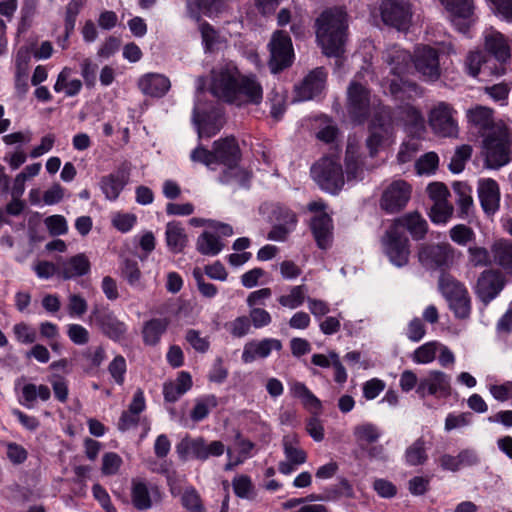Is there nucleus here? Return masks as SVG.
I'll return each instance as SVG.
<instances>
[{
    "instance_id": "obj_1",
    "label": "nucleus",
    "mask_w": 512,
    "mask_h": 512,
    "mask_svg": "<svg viewBox=\"0 0 512 512\" xmlns=\"http://www.w3.org/2000/svg\"><path fill=\"white\" fill-rule=\"evenodd\" d=\"M210 91L219 100L237 107L259 105L263 99V88L257 77L242 74L232 63L211 71Z\"/></svg>"
},
{
    "instance_id": "obj_2",
    "label": "nucleus",
    "mask_w": 512,
    "mask_h": 512,
    "mask_svg": "<svg viewBox=\"0 0 512 512\" xmlns=\"http://www.w3.org/2000/svg\"><path fill=\"white\" fill-rule=\"evenodd\" d=\"M382 86L396 99L415 98L423 95L422 88L407 76L412 68V55L399 45H391L382 52Z\"/></svg>"
},
{
    "instance_id": "obj_3",
    "label": "nucleus",
    "mask_w": 512,
    "mask_h": 512,
    "mask_svg": "<svg viewBox=\"0 0 512 512\" xmlns=\"http://www.w3.org/2000/svg\"><path fill=\"white\" fill-rule=\"evenodd\" d=\"M316 41L327 57H340L345 52L348 14L342 7L327 8L315 20Z\"/></svg>"
},
{
    "instance_id": "obj_4",
    "label": "nucleus",
    "mask_w": 512,
    "mask_h": 512,
    "mask_svg": "<svg viewBox=\"0 0 512 512\" xmlns=\"http://www.w3.org/2000/svg\"><path fill=\"white\" fill-rule=\"evenodd\" d=\"M482 138L481 154L487 168L499 169L509 163L512 133L506 125L495 127L492 132Z\"/></svg>"
},
{
    "instance_id": "obj_5",
    "label": "nucleus",
    "mask_w": 512,
    "mask_h": 512,
    "mask_svg": "<svg viewBox=\"0 0 512 512\" xmlns=\"http://www.w3.org/2000/svg\"><path fill=\"white\" fill-rule=\"evenodd\" d=\"M191 159L194 162L203 163L207 167L216 163L228 166L238 164L241 159V151L236 139L230 136L214 141L211 151L201 146L197 147L192 151Z\"/></svg>"
},
{
    "instance_id": "obj_6",
    "label": "nucleus",
    "mask_w": 512,
    "mask_h": 512,
    "mask_svg": "<svg viewBox=\"0 0 512 512\" xmlns=\"http://www.w3.org/2000/svg\"><path fill=\"white\" fill-rule=\"evenodd\" d=\"M311 175L318 186L330 194H337L345 184L343 168L337 156L320 158L311 167Z\"/></svg>"
},
{
    "instance_id": "obj_7",
    "label": "nucleus",
    "mask_w": 512,
    "mask_h": 512,
    "mask_svg": "<svg viewBox=\"0 0 512 512\" xmlns=\"http://www.w3.org/2000/svg\"><path fill=\"white\" fill-rule=\"evenodd\" d=\"M176 452L181 460L196 459L205 461L209 457H218L225 452L223 442L215 440L207 443L203 437L183 438L176 446Z\"/></svg>"
},
{
    "instance_id": "obj_8",
    "label": "nucleus",
    "mask_w": 512,
    "mask_h": 512,
    "mask_svg": "<svg viewBox=\"0 0 512 512\" xmlns=\"http://www.w3.org/2000/svg\"><path fill=\"white\" fill-rule=\"evenodd\" d=\"M456 110L447 102H438L428 114L432 131L441 137L456 138L459 133Z\"/></svg>"
},
{
    "instance_id": "obj_9",
    "label": "nucleus",
    "mask_w": 512,
    "mask_h": 512,
    "mask_svg": "<svg viewBox=\"0 0 512 512\" xmlns=\"http://www.w3.org/2000/svg\"><path fill=\"white\" fill-rule=\"evenodd\" d=\"M380 242L391 263L398 267L405 266L408 263L410 244L408 237L402 231H398L390 225L381 237Z\"/></svg>"
},
{
    "instance_id": "obj_10",
    "label": "nucleus",
    "mask_w": 512,
    "mask_h": 512,
    "mask_svg": "<svg viewBox=\"0 0 512 512\" xmlns=\"http://www.w3.org/2000/svg\"><path fill=\"white\" fill-rule=\"evenodd\" d=\"M271 72L278 73L291 66L294 59L292 41L287 32L277 30L272 34L269 42Z\"/></svg>"
},
{
    "instance_id": "obj_11",
    "label": "nucleus",
    "mask_w": 512,
    "mask_h": 512,
    "mask_svg": "<svg viewBox=\"0 0 512 512\" xmlns=\"http://www.w3.org/2000/svg\"><path fill=\"white\" fill-rule=\"evenodd\" d=\"M412 195V186L405 180L392 181L385 187L379 200L380 208L388 214L402 211L408 204Z\"/></svg>"
},
{
    "instance_id": "obj_12",
    "label": "nucleus",
    "mask_w": 512,
    "mask_h": 512,
    "mask_svg": "<svg viewBox=\"0 0 512 512\" xmlns=\"http://www.w3.org/2000/svg\"><path fill=\"white\" fill-rule=\"evenodd\" d=\"M373 103L370 91L353 80L347 88V111L351 119L363 123L370 115Z\"/></svg>"
},
{
    "instance_id": "obj_13",
    "label": "nucleus",
    "mask_w": 512,
    "mask_h": 512,
    "mask_svg": "<svg viewBox=\"0 0 512 512\" xmlns=\"http://www.w3.org/2000/svg\"><path fill=\"white\" fill-rule=\"evenodd\" d=\"M416 72L424 81L435 82L440 78L439 52L428 45H418L412 55Z\"/></svg>"
},
{
    "instance_id": "obj_14",
    "label": "nucleus",
    "mask_w": 512,
    "mask_h": 512,
    "mask_svg": "<svg viewBox=\"0 0 512 512\" xmlns=\"http://www.w3.org/2000/svg\"><path fill=\"white\" fill-rule=\"evenodd\" d=\"M418 258L428 268H449L455 260V249L449 243L424 244Z\"/></svg>"
},
{
    "instance_id": "obj_15",
    "label": "nucleus",
    "mask_w": 512,
    "mask_h": 512,
    "mask_svg": "<svg viewBox=\"0 0 512 512\" xmlns=\"http://www.w3.org/2000/svg\"><path fill=\"white\" fill-rule=\"evenodd\" d=\"M451 377L440 370H430L420 379L416 393L422 399L427 396L436 398H448L451 395Z\"/></svg>"
},
{
    "instance_id": "obj_16",
    "label": "nucleus",
    "mask_w": 512,
    "mask_h": 512,
    "mask_svg": "<svg viewBox=\"0 0 512 512\" xmlns=\"http://www.w3.org/2000/svg\"><path fill=\"white\" fill-rule=\"evenodd\" d=\"M90 321L94 322L99 330L114 341L123 339L127 333V325L118 319L109 308H94L90 314Z\"/></svg>"
},
{
    "instance_id": "obj_17",
    "label": "nucleus",
    "mask_w": 512,
    "mask_h": 512,
    "mask_svg": "<svg viewBox=\"0 0 512 512\" xmlns=\"http://www.w3.org/2000/svg\"><path fill=\"white\" fill-rule=\"evenodd\" d=\"M282 446L285 460L279 462L278 470L281 474L289 475L307 461V453L300 447L299 437L295 433L285 435Z\"/></svg>"
},
{
    "instance_id": "obj_18",
    "label": "nucleus",
    "mask_w": 512,
    "mask_h": 512,
    "mask_svg": "<svg viewBox=\"0 0 512 512\" xmlns=\"http://www.w3.org/2000/svg\"><path fill=\"white\" fill-rule=\"evenodd\" d=\"M381 17L384 23L405 30L412 18L410 3L407 0H383Z\"/></svg>"
},
{
    "instance_id": "obj_19",
    "label": "nucleus",
    "mask_w": 512,
    "mask_h": 512,
    "mask_svg": "<svg viewBox=\"0 0 512 512\" xmlns=\"http://www.w3.org/2000/svg\"><path fill=\"white\" fill-rule=\"evenodd\" d=\"M484 48L491 54L500 64L501 67L497 71L499 75L506 72L503 67L511 58V49L507 38L499 31L489 28L484 32Z\"/></svg>"
},
{
    "instance_id": "obj_20",
    "label": "nucleus",
    "mask_w": 512,
    "mask_h": 512,
    "mask_svg": "<svg viewBox=\"0 0 512 512\" xmlns=\"http://www.w3.org/2000/svg\"><path fill=\"white\" fill-rule=\"evenodd\" d=\"M477 195L483 212L494 216L500 209L501 191L496 180L481 178L477 182Z\"/></svg>"
},
{
    "instance_id": "obj_21",
    "label": "nucleus",
    "mask_w": 512,
    "mask_h": 512,
    "mask_svg": "<svg viewBox=\"0 0 512 512\" xmlns=\"http://www.w3.org/2000/svg\"><path fill=\"white\" fill-rule=\"evenodd\" d=\"M449 12L454 25L460 32L466 33L474 22L473 0H439Z\"/></svg>"
},
{
    "instance_id": "obj_22",
    "label": "nucleus",
    "mask_w": 512,
    "mask_h": 512,
    "mask_svg": "<svg viewBox=\"0 0 512 512\" xmlns=\"http://www.w3.org/2000/svg\"><path fill=\"white\" fill-rule=\"evenodd\" d=\"M505 277L504 275L494 269L483 271L476 285V294L484 303H489L493 300L504 288Z\"/></svg>"
},
{
    "instance_id": "obj_23",
    "label": "nucleus",
    "mask_w": 512,
    "mask_h": 512,
    "mask_svg": "<svg viewBox=\"0 0 512 512\" xmlns=\"http://www.w3.org/2000/svg\"><path fill=\"white\" fill-rule=\"evenodd\" d=\"M468 123L481 136L484 137L494 130L495 127L505 126L502 122H495L493 109L476 105L467 110Z\"/></svg>"
},
{
    "instance_id": "obj_24",
    "label": "nucleus",
    "mask_w": 512,
    "mask_h": 512,
    "mask_svg": "<svg viewBox=\"0 0 512 512\" xmlns=\"http://www.w3.org/2000/svg\"><path fill=\"white\" fill-rule=\"evenodd\" d=\"M327 74L323 68L312 70L302 82L295 87L296 100L307 101L319 95L325 88Z\"/></svg>"
},
{
    "instance_id": "obj_25",
    "label": "nucleus",
    "mask_w": 512,
    "mask_h": 512,
    "mask_svg": "<svg viewBox=\"0 0 512 512\" xmlns=\"http://www.w3.org/2000/svg\"><path fill=\"white\" fill-rule=\"evenodd\" d=\"M396 230L406 229L414 240H422L428 232V223L418 211L408 212L391 223Z\"/></svg>"
},
{
    "instance_id": "obj_26",
    "label": "nucleus",
    "mask_w": 512,
    "mask_h": 512,
    "mask_svg": "<svg viewBox=\"0 0 512 512\" xmlns=\"http://www.w3.org/2000/svg\"><path fill=\"white\" fill-rule=\"evenodd\" d=\"M282 343L278 339L265 338L262 340H252L245 344L242 352L244 363H251L258 358H266L272 350L280 351Z\"/></svg>"
},
{
    "instance_id": "obj_27",
    "label": "nucleus",
    "mask_w": 512,
    "mask_h": 512,
    "mask_svg": "<svg viewBox=\"0 0 512 512\" xmlns=\"http://www.w3.org/2000/svg\"><path fill=\"white\" fill-rule=\"evenodd\" d=\"M90 261L84 253H79L59 261V277L70 280L89 273Z\"/></svg>"
},
{
    "instance_id": "obj_28",
    "label": "nucleus",
    "mask_w": 512,
    "mask_h": 512,
    "mask_svg": "<svg viewBox=\"0 0 512 512\" xmlns=\"http://www.w3.org/2000/svg\"><path fill=\"white\" fill-rule=\"evenodd\" d=\"M393 127L389 120L376 117L370 127V136L366 141L370 156H375L380 147L392 136Z\"/></svg>"
},
{
    "instance_id": "obj_29",
    "label": "nucleus",
    "mask_w": 512,
    "mask_h": 512,
    "mask_svg": "<svg viewBox=\"0 0 512 512\" xmlns=\"http://www.w3.org/2000/svg\"><path fill=\"white\" fill-rule=\"evenodd\" d=\"M138 87L145 95L161 98L169 91L171 83L169 78L162 74L148 73L139 79Z\"/></svg>"
},
{
    "instance_id": "obj_30",
    "label": "nucleus",
    "mask_w": 512,
    "mask_h": 512,
    "mask_svg": "<svg viewBox=\"0 0 512 512\" xmlns=\"http://www.w3.org/2000/svg\"><path fill=\"white\" fill-rule=\"evenodd\" d=\"M129 181V170L120 168L116 172L102 177L100 187L108 200H116Z\"/></svg>"
},
{
    "instance_id": "obj_31",
    "label": "nucleus",
    "mask_w": 512,
    "mask_h": 512,
    "mask_svg": "<svg viewBox=\"0 0 512 512\" xmlns=\"http://www.w3.org/2000/svg\"><path fill=\"white\" fill-rule=\"evenodd\" d=\"M313 236L320 249H327L332 244V220L327 213L312 218L310 224Z\"/></svg>"
},
{
    "instance_id": "obj_32",
    "label": "nucleus",
    "mask_w": 512,
    "mask_h": 512,
    "mask_svg": "<svg viewBox=\"0 0 512 512\" xmlns=\"http://www.w3.org/2000/svg\"><path fill=\"white\" fill-rule=\"evenodd\" d=\"M188 15L190 18L201 21L202 11L208 17H217L230 11L228 0H197V8L188 4Z\"/></svg>"
},
{
    "instance_id": "obj_33",
    "label": "nucleus",
    "mask_w": 512,
    "mask_h": 512,
    "mask_svg": "<svg viewBox=\"0 0 512 512\" xmlns=\"http://www.w3.org/2000/svg\"><path fill=\"white\" fill-rule=\"evenodd\" d=\"M457 205V214L461 219L470 217L474 212L472 188L466 182L457 181L452 185Z\"/></svg>"
},
{
    "instance_id": "obj_34",
    "label": "nucleus",
    "mask_w": 512,
    "mask_h": 512,
    "mask_svg": "<svg viewBox=\"0 0 512 512\" xmlns=\"http://www.w3.org/2000/svg\"><path fill=\"white\" fill-rule=\"evenodd\" d=\"M493 263L512 275V241L506 238L496 239L490 246Z\"/></svg>"
},
{
    "instance_id": "obj_35",
    "label": "nucleus",
    "mask_w": 512,
    "mask_h": 512,
    "mask_svg": "<svg viewBox=\"0 0 512 512\" xmlns=\"http://www.w3.org/2000/svg\"><path fill=\"white\" fill-rule=\"evenodd\" d=\"M192 387V378L187 372H180L174 381L167 382L163 386V395L166 401L176 402Z\"/></svg>"
},
{
    "instance_id": "obj_36",
    "label": "nucleus",
    "mask_w": 512,
    "mask_h": 512,
    "mask_svg": "<svg viewBox=\"0 0 512 512\" xmlns=\"http://www.w3.org/2000/svg\"><path fill=\"white\" fill-rule=\"evenodd\" d=\"M290 393L293 397L300 399L302 405L313 414H319L322 410L321 401L308 389V387L298 381L290 383Z\"/></svg>"
},
{
    "instance_id": "obj_37",
    "label": "nucleus",
    "mask_w": 512,
    "mask_h": 512,
    "mask_svg": "<svg viewBox=\"0 0 512 512\" xmlns=\"http://www.w3.org/2000/svg\"><path fill=\"white\" fill-rule=\"evenodd\" d=\"M166 243L170 251L180 253L188 243L185 229L179 222H169L166 225Z\"/></svg>"
},
{
    "instance_id": "obj_38",
    "label": "nucleus",
    "mask_w": 512,
    "mask_h": 512,
    "mask_svg": "<svg viewBox=\"0 0 512 512\" xmlns=\"http://www.w3.org/2000/svg\"><path fill=\"white\" fill-rule=\"evenodd\" d=\"M251 179V174L238 166V164H232L226 166L222 175L219 177V181L225 185H231L233 187H247Z\"/></svg>"
},
{
    "instance_id": "obj_39",
    "label": "nucleus",
    "mask_w": 512,
    "mask_h": 512,
    "mask_svg": "<svg viewBox=\"0 0 512 512\" xmlns=\"http://www.w3.org/2000/svg\"><path fill=\"white\" fill-rule=\"evenodd\" d=\"M71 75V68H63L58 74L54 90L56 92H64L68 97L76 96L82 88V82L79 79L71 78Z\"/></svg>"
},
{
    "instance_id": "obj_40",
    "label": "nucleus",
    "mask_w": 512,
    "mask_h": 512,
    "mask_svg": "<svg viewBox=\"0 0 512 512\" xmlns=\"http://www.w3.org/2000/svg\"><path fill=\"white\" fill-rule=\"evenodd\" d=\"M224 248V244L220 238L214 233L204 231L199 235L196 241L197 251L205 256H215L219 254Z\"/></svg>"
},
{
    "instance_id": "obj_41",
    "label": "nucleus",
    "mask_w": 512,
    "mask_h": 512,
    "mask_svg": "<svg viewBox=\"0 0 512 512\" xmlns=\"http://www.w3.org/2000/svg\"><path fill=\"white\" fill-rule=\"evenodd\" d=\"M438 287L441 294L448 302L467 292L465 286L448 273L441 274L438 281Z\"/></svg>"
},
{
    "instance_id": "obj_42",
    "label": "nucleus",
    "mask_w": 512,
    "mask_h": 512,
    "mask_svg": "<svg viewBox=\"0 0 512 512\" xmlns=\"http://www.w3.org/2000/svg\"><path fill=\"white\" fill-rule=\"evenodd\" d=\"M131 486V500L138 510H147L152 506V501L147 484L140 479H133Z\"/></svg>"
},
{
    "instance_id": "obj_43",
    "label": "nucleus",
    "mask_w": 512,
    "mask_h": 512,
    "mask_svg": "<svg viewBox=\"0 0 512 512\" xmlns=\"http://www.w3.org/2000/svg\"><path fill=\"white\" fill-rule=\"evenodd\" d=\"M22 397L27 407H32L37 399L46 402L51 397L50 388L47 385L25 384L22 388Z\"/></svg>"
},
{
    "instance_id": "obj_44",
    "label": "nucleus",
    "mask_w": 512,
    "mask_h": 512,
    "mask_svg": "<svg viewBox=\"0 0 512 512\" xmlns=\"http://www.w3.org/2000/svg\"><path fill=\"white\" fill-rule=\"evenodd\" d=\"M218 399L215 395H206L195 400V405L190 412V417L194 422H200L205 419L210 411L216 408Z\"/></svg>"
},
{
    "instance_id": "obj_45",
    "label": "nucleus",
    "mask_w": 512,
    "mask_h": 512,
    "mask_svg": "<svg viewBox=\"0 0 512 512\" xmlns=\"http://www.w3.org/2000/svg\"><path fill=\"white\" fill-rule=\"evenodd\" d=\"M404 456L410 466L423 465L428 459L425 440L422 437L415 440L407 447Z\"/></svg>"
},
{
    "instance_id": "obj_46",
    "label": "nucleus",
    "mask_w": 512,
    "mask_h": 512,
    "mask_svg": "<svg viewBox=\"0 0 512 512\" xmlns=\"http://www.w3.org/2000/svg\"><path fill=\"white\" fill-rule=\"evenodd\" d=\"M167 326L168 321L166 319H152L146 322L142 331L144 342L148 345L157 344Z\"/></svg>"
},
{
    "instance_id": "obj_47",
    "label": "nucleus",
    "mask_w": 512,
    "mask_h": 512,
    "mask_svg": "<svg viewBox=\"0 0 512 512\" xmlns=\"http://www.w3.org/2000/svg\"><path fill=\"white\" fill-rule=\"evenodd\" d=\"M353 434L360 446L376 442L380 436V429L372 423H363L354 427Z\"/></svg>"
},
{
    "instance_id": "obj_48",
    "label": "nucleus",
    "mask_w": 512,
    "mask_h": 512,
    "mask_svg": "<svg viewBox=\"0 0 512 512\" xmlns=\"http://www.w3.org/2000/svg\"><path fill=\"white\" fill-rule=\"evenodd\" d=\"M438 349V341L426 342L413 351L411 359L416 364H429L436 359Z\"/></svg>"
},
{
    "instance_id": "obj_49",
    "label": "nucleus",
    "mask_w": 512,
    "mask_h": 512,
    "mask_svg": "<svg viewBox=\"0 0 512 512\" xmlns=\"http://www.w3.org/2000/svg\"><path fill=\"white\" fill-rule=\"evenodd\" d=\"M307 288L305 285H297L291 287L289 294L281 295L278 302L281 306L296 309L300 307L306 299Z\"/></svg>"
},
{
    "instance_id": "obj_50",
    "label": "nucleus",
    "mask_w": 512,
    "mask_h": 512,
    "mask_svg": "<svg viewBox=\"0 0 512 512\" xmlns=\"http://www.w3.org/2000/svg\"><path fill=\"white\" fill-rule=\"evenodd\" d=\"M398 115L406 126H410L415 130L423 129L424 118L422 113L414 106L406 104L399 108Z\"/></svg>"
},
{
    "instance_id": "obj_51",
    "label": "nucleus",
    "mask_w": 512,
    "mask_h": 512,
    "mask_svg": "<svg viewBox=\"0 0 512 512\" xmlns=\"http://www.w3.org/2000/svg\"><path fill=\"white\" fill-rule=\"evenodd\" d=\"M454 213V207L449 200L433 203L430 209V219L433 223L444 224L448 222Z\"/></svg>"
},
{
    "instance_id": "obj_52",
    "label": "nucleus",
    "mask_w": 512,
    "mask_h": 512,
    "mask_svg": "<svg viewBox=\"0 0 512 512\" xmlns=\"http://www.w3.org/2000/svg\"><path fill=\"white\" fill-rule=\"evenodd\" d=\"M199 31L205 50L208 52L213 51L217 45L223 42L220 33L208 22L200 21Z\"/></svg>"
},
{
    "instance_id": "obj_53",
    "label": "nucleus",
    "mask_w": 512,
    "mask_h": 512,
    "mask_svg": "<svg viewBox=\"0 0 512 512\" xmlns=\"http://www.w3.org/2000/svg\"><path fill=\"white\" fill-rule=\"evenodd\" d=\"M181 503L188 512H206L201 496L194 487L184 490Z\"/></svg>"
},
{
    "instance_id": "obj_54",
    "label": "nucleus",
    "mask_w": 512,
    "mask_h": 512,
    "mask_svg": "<svg viewBox=\"0 0 512 512\" xmlns=\"http://www.w3.org/2000/svg\"><path fill=\"white\" fill-rule=\"evenodd\" d=\"M345 164H346V174L347 179L357 180L362 178L363 169L359 162V157L353 151L352 146H348L346 150L345 156Z\"/></svg>"
},
{
    "instance_id": "obj_55",
    "label": "nucleus",
    "mask_w": 512,
    "mask_h": 512,
    "mask_svg": "<svg viewBox=\"0 0 512 512\" xmlns=\"http://www.w3.org/2000/svg\"><path fill=\"white\" fill-rule=\"evenodd\" d=\"M471 155L472 147L470 145H462L458 147L449 163L450 171L456 174L462 172Z\"/></svg>"
},
{
    "instance_id": "obj_56",
    "label": "nucleus",
    "mask_w": 512,
    "mask_h": 512,
    "mask_svg": "<svg viewBox=\"0 0 512 512\" xmlns=\"http://www.w3.org/2000/svg\"><path fill=\"white\" fill-rule=\"evenodd\" d=\"M448 303L457 318L466 319L469 317L471 312V299L468 291L463 293L462 296L453 298Z\"/></svg>"
},
{
    "instance_id": "obj_57",
    "label": "nucleus",
    "mask_w": 512,
    "mask_h": 512,
    "mask_svg": "<svg viewBox=\"0 0 512 512\" xmlns=\"http://www.w3.org/2000/svg\"><path fill=\"white\" fill-rule=\"evenodd\" d=\"M15 339L21 344H33L37 340L36 330L25 322L17 323L13 326Z\"/></svg>"
},
{
    "instance_id": "obj_58",
    "label": "nucleus",
    "mask_w": 512,
    "mask_h": 512,
    "mask_svg": "<svg viewBox=\"0 0 512 512\" xmlns=\"http://www.w3.org/2000/svg\"><path fill=\"white\" fill-rule=\"evenodd\" d=\"M469 262L474 267H483L490 265L492 260L491 251L484 247H470L468 249Z\"/></svg>"
},
{
    "instance_id": "obj_59",
    "label": "nucleus",
    "mask_w": 512,
    "mask_h": 512,
    "mask_svg": "<svg viewBox=\"0 0 512 512\" xmlns=\"http://www.w3.org/2000/svg\"><path fill=\"white\" fill-rule=\"evenodd\" d=\"M108 371L111 377L118 385H122L127 371L126 360L122 355H117L108 365Z\"/></svg>"
},
{
    "instance_id": "obj_60",
    "label": "nucleus",
    "mask_w": 512,
    "mask_h": 512,
    "mask_svg": "<svg viewBox=\"0 0 512 512\" xmlns=\"http://www.w3.org/2000/svg\"><path fill=\"white\" fill-rule=\"evenodd\" d=\"M438 162V155L434 152H429L418 159L415 168L420 175L431 174L437 169Z\"/></svg>"
},
{
    "instance_id": "obj_61",
    "label": "nucleus",
    "mask_w": 512,
    "mask_h": 512,
    "mask_svg": "<svg viewBox=\"0 0 512 512\" xmlns=\"http://www.w3.org/2000/svg\"><path fill=\"white\" fill-rule=\"evenodd\" d=\"M122 458L115 452H108L103 455L101 471L104 475H115L122 466Z\"/></svg>"
},
{
    "instance_id": "obj_62",
    "label": "nucleus",
    "mask_w": 512,
    "mask_h": 512,
    "mask_svg": "<svg viewBox=\"0 0 512 512\" xmlns=\"http://www.w3.org/2000/svg\"><path fill=\"white\" fill-rule=\"evenodd\" d=\"M44 223L52 236L64 235L68 231L67 221L62 215H52L44 220Z\"/></svg>"
},
{
    "instance_id": "obj_63",
    "label": "nucleus",
    "mask_w": 512,
    "mask_h": 512,
    "mask_svg": "<svg viewBox=\"0 0 512 512\" xmlns=\"http://www.w3.org/2000/svg\"><path fill=\"white\" fill-rule=\"evenodd\" d=\"M31 53L28 47H21L16 53L15 66L16 76L27 77Z\"/></svg>"
},
{
    "instance_id": "obj_64",
    "label": "nucleus",
    "mask_w": 512,
    "mask_h": 512,
    "mask_svg": "<svg viewBox=\"0 0 512 512\" xmlns=\"http://www.w3.org/2000/svg\"><path fill=\"white\" fill-rule=\"evenodd\" d=\"M426 335V327L423 321L415 317L409 321L406 328V336L412 342L421 341Z\"/></svg>"
}]
</instances>
